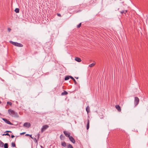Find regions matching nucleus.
<instances>
[{"instance_id":"nucleus-34","label":"nucleus","mask_w":148,"mask_h":148,"mask_svg":"<svg viewBox=\"0 0 148 148\" xmlns=\"http://www.w3.org/2000/svg\"><path fill=\"white\" fill-rule=\"evenodd\" d=\"M25 132H23V133H20V134H21V135L23 134H25Z\"/></svg>"},{"instance_id":"nucleus-24","label":"nucleus","mask_w":148,"mask_h":148,"mask_svg":"<svg viewBox=\"0 0 148 148\" xmlns=\"http://www.w3.org/2000/svg\"><path fill=\"white\" fill-rule=\"evenodd\" d=\"M95 65V64L94 63H92L91 64H90L89 65V67H91Z\"/></svg>"},{"instance_id":"nucleus-22","label":"nucleus","mask_w":148,"mask_h":148,"mask_svg":"<svg viewBox=\"0 0 148 148\" xmlns=\"http://www.w3.org/2000/svg\"><path fill=\"white\" fill-rule=\"evenodd\" d=\"M8 145L7 143H5L4 145V148H8Z\"/></svg>"},{"instance_id":"nucleus-7","label":"nucleus","mask_w":148,"mask_h":148,"mask_svg":"<svg viewBox=\"0 0 148 148\" xmlns=\"http://www.w3.org/2000/svg\"><path fill=\"white\" fill-rule=\"evenodd\" d=\"M69 138L70 141H71L74 144L75 143V141L72 136H70Z\"/></svg>"},{"instance_id":"nucleus-23","label":"nucleus","mask_w":148,"mask_h":148,"mask_svg":"<svg viewBox=\"0 0 148 148\" xmlns=\"http://www.w3.org/2000/svg\"><path fill=\"white\" fill-rule=\"evenodd\" d=\"M12 146L13 147H16V145L15 143L12 142L11 143Z\"/></svg>"},{"instance_id":"nucleus-21","label":"nucleus","mask_w":148,"mask_h":148,"mask_svg":"<svg viewBox=\"0 0 148 148\" xmlns=\"http://www.w3.org/2000/svg\"><path fill=\"white\" fill-rule=\"evenodd\" d=\"M4 145V143L1 141L0 140V147H3Z\"/></svg>"},{"instance_id":"nucleus-18","label":"nucleus","mask_w":148,"mask_h":148,"mask_svg":"<svg viewBox=\"0 0 148 148\" xmlns=\"http://www.w3.org/2000/svg\"><path fill=\"white\" fill-rule=\"evenodd\" d=\"M86 110L87 113H88L90 110V108L88 106H87L86 108Z\"/></svg>"},{"instance_id":"nucleus-25","label":"nucleus","mask_w":148,"mask_h":148,"mask_svg":"<svg viewBox=\"0 0 148 148\" xmlns=\"http://www.w3.org/2000/svg\"><path fill=\"white\" fill-rule=\"evenodd\" d=\"M6 135L9 136H10V135L8 133H6V134H2V136H6Z\"/></svg>"},{"instance_id":"nucleus-32","label":"nucleus","mask_w":148,"mask_h":148,"mask_svg":"<svg viewBox=\"0 0 148 148\" xmlns=\"http://www.w3.org/2000/svg\"><path fill=\"white\" fill-rule=\"evenodd\" d=\"M10 132V133H12V132L11 131H6V132Z\"/></svg>"},{"instance_id":"nucleus-4","label":"nucleus","mask_w":148,"mask_h":148,"mask_svg":"<svg viewBox=\"0 0 148 148\" xmlns=\"http://www.w3.org/2000/svg\"><path fill=\"white\" fill-rule=\"evenodd\" d=\"M139 102V99L137 97H135L134 98V103L135 106H137Z\"/></svg>"},{"instance_id":"nucleus-6","label":"nucleus","mask_w":148,"mask_h":148,"mask_svg":"<svg viewBox=\"0 0 148 148\" xmlns=\"http://www.w3.org/2000/svg\"><path fill=\"white\" fill-rule=\"evenodd\" d=\"M31 126V124L29 123H25L23 124V126L27 128Z\"/></svg>"},{"instance_id":"nucleus-13","label":"nucleus","mask_w":148,"mask_h":148,"mask_svg":"<svg viewBox=\"0 0 148 148\" xmlns=\"http://www.w3.org/2000/svg\"><path fill=\"white\" fill-rule=\"evenodd\" d=\"M89 127V121L88 119V120L87 123L86 125V129L88 130Z\"/></svg>"},{"instance_id":"nucleus-26","label":"nucleus","mask_w":148,"mask_h":148,"mask_svg":"<svg viewBox=\"0 0 148 148\" xmlns=\"http://www.w3.org/2000/svg\"><path fill=\"white\" fill-rule=\"evenodd\" d=\"M81 25V23H80L79 24L77 25V28H79Z\"/></svg>"},{"instance_id":"nucleus-28","label":"nucleus","mask_w":148,"mask_h":148,"mask_svg":"<svg viewBox=\"0 0 148 148\" xmlns=\"http://www.w3.org/2000/svg\"><path fill=\"white\" fill-rule=\"evenodd\" d=\"M25 136H30V137L32 139H33V138L32 137V135H29V134H26L25 135Z\"/></svg>"},{"instance_id":"nucleus-8","label":"nucleus","mask_w":148,"mask_h":148,"mask_svg":"<svg viewBox=\"0 0 148 148\" xmlns=\"http://www.w3.org/2000/svg\"><path fill=\"white\" fill-rule=\"evenodd\" d=\"M64 133L66 136L67 137L69 138L70 136V133L67 132L66 131H64Z\"/></svg>"},{"instance_id":"nucleus-14","label":"nucleus","mask_w":148,"mask_h":148,"mask_svg":"<svg viewBox=\"0 0 148 148\" xmlns=\"http://www.w3.org/2000/svg\"><path fill=\"white\" fill-rule=\"evenodd\" d=\"M60 138L61 140H64L65 138L64 136L62 134H61L60 136Z\"/></svg>"},{"instance_id":"nucleus-2","label":"nucleus","mask_w":148,"mask_h":148,"mask_svg":"<svg viewBox=\"0 0 148 148\" xmlns=\"http://www.w3.org/2000/svg\"><path fill=\"white\" fill-rule=\"evenodd\" d=\"M9 42L12 44L13 45H14L15 46L19 47H22L23 46L22 44L18 43L16 42H14L12 41H10Z\"/></svg>"},{"instance_id":"nucleus-10","label":"nucleus","mask_w":148,"mask_h":148,"mask_svg":"<svg viewBox=\"0 0 148 148\" xmlns=\"http://www.w3.org/2000/svg\"><path fill=\"white\" fill-rule=\"evenodd\" d=\"M115 107L119 112H120L121 111V108L119 105H116L115 106Z\"/></svg>"},{"instance_id":"nucleus-15","label":"nucleus","mask_w":148,"mask_h":148,"mask_svg":"<svg viewBox=\"0 0 148 148\" xmlns=\"http://www.w3.org/2000/svg\"><path fill=\"white\" fill-rule=\"evenodd\" d=\"M68 94V93L65 90H64V92H62V93L61 94V95H67Z\"/></svg>"},{"instance_id":"nucleus-35","label":"nucleus","mask_w":148,"mask_h":148,"mask_svg":"<svg viewBox=\"0 0 148 148\" xmlns=\"http://www.w3.org/2000/svg\"><path fill=\"white\" fill-rule=\"evenodd\" d=\"M125 14L127 12V10H125Z\"/></svg>"},{"instance_id":"nucleus-20","label":"nucleus","mask_w":148,"mask_h":148,"mask_svg":"<svg viewBox=\"0 0 148 148\" xmlns=\"http://www.w3.org/2000/svg\"><path fill=\"white\" fill-rule=\"evenodd\" d=\"M14 11L16 13H19V8H16L15 10Z\"/></svg>"},{"instance_id":"nucleus-38","label":"nucleus","mask_w":148,"mask_h":148,"mask_svg":"<svg viewBox=\"0 0 148 148\" xmlns=\"http://www.w3.org/2000/svg\"><path fill=\"white\" fill-rule=\"evenodd\" d=\"M1 115V114L0 113V115Z\"/></svg>"},{"instance_id":"nucleus-17","label":"nucleus","mask_w":148,"mask_h":148,"mask_svg":"<svg viewBox=\"0 0 148 148\" xmlns=\"http://www.w3.org/2000/svg\"><path fill=\"white\" fill-rule=\"evenodd\" d=\"M71 76H66L64 78V80H68L69 79V78H70Z\"/></svg>"},{"instance_id":"nucleus-33","label":"nucleus","mask_w":148,"mask_h":148,"mask_svg":"<svg viewBox=\"0 0 148 148\" xmlns=\"http://www.w3.org/2000/svg\"><path fill=\"white\" fill-rule=\"evenodd\" d=\"M14 137V135H11V138H13Z\"/></svg>"},{"instance_id":"nucleus-3","label":"nucleus","mask_w":148,"mask_h":148,"mask_svg":"<svg viewBox=\"0 0 148 148\" xmlns=\"http://www.w3.org/2000/svg\"><path fill=\"white\" fill-rule=\"evenodd\" d=\"M49 127V126L47 125H43L41 129V132L43 133Z\"/></svg>"},{"instance_id":"nucleus-19","label":"nucleus","mask_w":148,"mask_h":148,"mask_svg":"<svg viewBox=\"0 0 148 148\" xmlns=\"http://www.w3.org/2000/svg\"><path fill=\"white\" fill-rule=\"evenodd\" d=\"M67 148H73V147L71 145L69 144L67 145Z\"/></svg>"},{"instance_id":"nucleus-27","label":"nucleus","mask_w":148,"mask_h":148,"mask_svg":"<svg viewBox=\"0 0 148 148\" xmlns=\"http://www.w3.org/2000/svg\"><path fill=\"white\" fill-rule=\"evenodd\" d=\"M7 104L11 106L12 105V103L10 102H7Z\"/></svg>"},{"instance_id":"nucleus-37","label":"nucleus","mask_w":148,"mask_h":148,"mask_svg":"<svg viewBox=\"0 0 148 148\" xmlns=\"http://www.w3.org/2000/svg\"><path fill=\"white\" fill-rule=\"evenodd\" d=\"M75 78H76V79H78V77H75Z\"/></svg>"},{"instance_id":"nucleus-31","label":"nucleus","mask_w":148,"mask_h":148,"mask_svg":"<svg viewBox=\"0 0 148 148\" xmlns=\"http://www.w3.org/2000/svg\"><path fill=\"white\" fill-rule=\"evenodd\" d=\"M57 15L59 16H61V15L59 13H58L57 14Z\"/></svg>"},{"instance_id":"nucleus-29","label":"nucleus","mask_w":148,"mask_h":148,"mask_svg":"<svg viewBox=\"0 0 148 148\" xmlns=\"http://www.w3.org/2000/svg\"><path fill=\"white\" fill-rule=\"evenodd\" d=\"M125 10H122V11L120 12V13L121 14L125 13Z\"/></svg>"},{"instance_id":"nucleus-9","label":"nucleus","mask_w":148,"mask_h":148,"mask_svg":"<svg viewBox=\"0 0 148 148\" xmlns=\"http://www.w3.org/2000/svg\"><path fill=\"white\" fill-rule=\"evenodd\" d=\"M40 136V134H37V140L36 139V138H34V141L36 143L37 142V140H38V139H39Z\"/></svg>"},{"instance_id":"nucleus-36","label":"nucleus","mask_w":148,"mask_h":148,"mask_svg":"<svg viewBox=\"0 0 148 148\" xmlns=\"http://www.w3.org/2000/svg\"><path fill=\"white\" fill-rule=\"evenodd\" d=\"M40 147H41V148H44L42 146H41V145H40Z\"/></svg>"},{"instance_id":"nucleus-30","label":"nucleus","mask_w":148,"mask_h":148,"mask_svg":"<svg viewBox=\"0 0 148 148\" xmlns=\"http://www.w3.org/2000/svg\"><path fill=\"white\" fill-rule=\"evenodd\" d=\"M11 29L10 28H8V31L9 32H10L11 30Z\"/></svg>"},{"instance_id":"nucleus-5","label":"nucleus","mask_w":148,"mask_h":148,"mask_svg":"<svg viewBox=\"0 0 148 148\" xmlns=\"http://www.w3.org/2000/svg\"><path fill=\"white\" fill-rule=\"evenodd\" d=\"M2 120H3L5 122V123H7L8 124L10 125H13V124L12 123H11L9 120H8L6 119H4V118H3Z\"/></svg>"},{"instance_id":"nucleus-12","label":"nucleus","mask_w":148,"mask_h":148,"mask_svg":"<svg viewBox=\"0 0 148 148\" xmlns=\"http://www.w3.org/2000/svg\"><path fill=\"white\" fill-rule=\"evenodd\" d=\"M75 60L76 61H77L78 62H80L81 61V59L80 58H79L78 57L75 58Z\"/></svg>"},{"instance_id":"nucleus-16","label":"nucleus","mask_w":148,"mask_h":148,"mask_svg":"<svg viewBox=\"0 0 148 148\" xmlns=\"http://www.w3.org/2000/svg\"><path fill=\"white\" fill-rule=\"evenodd\" d=\"M70 78L72 79L73 81L74 82L75 84H77V82H76L75 80L74 79V78L72 76H71Z\"/></svg>"},{"instance_id":"nucleus-11","label":"nucleus","mask_w":148,"mask_h":148,"mask_svg":"<svg viewBox=\"0 0 148 148\" xmlns=\"http://www.w3.org/2000/svg\"><path fill=\"white\" fill-rule=\"evenodd\" d=\"M61 145L62 146L64 147H65L66 146V143L64 141L62 142Z\"/></svg>"},{"instance_id":"nucleus-1","label":"nucleus","mask_w":148,"mask_h":148,"mask_svg":"<svg viewBox=\"0 0 148 148\" xmlns=\"http://www.w3.org/2000/svg\"><path fill=\"white\" fill-rule=\"evenodd\" d=\"M8 112L9 114L12 117H18L19 116L17 113L11 109H8Z\"/></svg>"}]
</instances>
